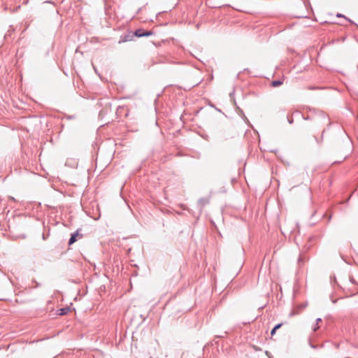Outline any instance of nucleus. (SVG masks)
<instances>
[{
    "label": "nucleus",
    "mask_w": 358,
    "mask_h": 358,
    "mask_svg": "<svg viewBox=\"0 0 358 358\" xmlns=\"http://www.w3.org/2000/svg\"><path fill=\"white\" fill-rule=\"evenodd\" d=\"M304 120H312L317 124H324L325 122L328 120V116L324 112H320L318 115H315L313 117H310V116L304 117L303 116Z\"/></svg>",
    "instance_id": "nucleus-1"
},
{
    "label": "nucleus",
    "mask_w": 358,
    "mask_h": 358,
    "mask_svg": "<svg viewBox=\"0 0 358 358\" xmlns=\"http://www.w3.org/2000/svg\"><path fill=\"white\" fill-rule=\"evenodd\" d=\"M308 259V257L303 253V251H301L297 260L299 266L301 267Z\"/></svg>",
    "instance_id": "nucleus-2"
},
{
    "label": "nucleus",
    "mask_w": 358,
    "mask_h": 358,
    "mask_svg": "<svg viewBox=\"0 0 358 358\" xmlns=\"http://www.w3.org/2000/svg\"><path fill=\"white\" fill-rule=\"evenodd\" d=\"M209 203V200L206 198H201L199 199L197 202V206L200 210V212L202 211L203 208L206 205H207Z\"/></svg>",
    "instance_id": "nucleus-3"
},
{
    "label": "nucleus",
    "mask_w": 358,
    "mask_h": 358,
    "mask_svg": "<svg viewBox=\"0 0 358 358\" xmlns=\"http://www.w3.org/2000/svg\"><path fill=\"white\" fill-rule=\"evenodd\" d=\"M134 36V35H133V31H130L127 34L121 36L120 43L130 41L133 39Z\"/></svg>",
    "instance_id": "nucleus-4"
},
{
    "label": "nucleus",
    "mask_w": 358,
    "mask_h": 358,
    "mask_svg": "<svg viewBox=\"0 0 358 358\" xmlns=\"http://www.w3.org/2000/svg\"><path fill=\"white\" fill-rule=\"evenodd\" d=\"M78 231H79V230L78 229L77 231H76L75 232L71 234V237H70V238L69 240V245L73 244L77 241V237L79 235V232Z\"/></svg>",
    "instance_id": "nucleus-5"
},
{
    "label": "nucleus",
    "mask_w": 358,
    "mask_h": 358,
    "mask_svg": "<svg viewBox=\"0 0 358 358\" xmlns=\"http://www.w3.org/2000/svg\"><path fill=\"white\" fill-rule=\"evenodd\" d=\"M69 311H70V308L68 306L61 308L57 310V315H61V316L65 315L68 314Z\"/></svg>",
    "instance_id": "nucleus-6"
},
{
    "label": "nucleus",
    "mask_w": 358,
    "mask_h": 358,
    "mask_svg": "<svg viewBox=\"0 0 358 358\" xmlns=\"http://www.w3.org/2000/svg\"><path fill=\"white\" fill-rule=\"evenodd\" d=\"M143 33H144L143 29H138L135 30L134 31H133V35H134V36H136V37H143V34H144Z\"/></svg>",
    "instance_id": "nucleus-7"
},
{
    "label": "nucleus",
    "mask_w": 358,
    "mask_h": 358,
    "mask_svg": "<svg viewBox=\"0 0 358 358\" xmlns=\"http://www.w3.org/2000/svg\"><path fill=\"white\" fill-rule=\"evenodd\" d=\"M282 85V81L281 80H274L271 83V86L273 87H277Z\"/></svg>",
    "instance_id": "nucleus-8"
},
{
    "label": "nucleus",
    "mask_w": 358,
    "mask_h": 358,
    "mask_svg": "<svg viewBox=\"0 0 358 358\" xmlns=\"http://www.w3.org/2000/svg\"><path fill=\"white\" fill-rule=\"evenodd\" d=\"M282 325V323H278L274 326V327L271 331V335L274 336L276 331L279 329Z\"/></svg>",
    "instance_id": "nucleus-9"
},
{
    "label": "nucleus",
    "mask_w": 358,
    "mask_h": 358,
    "mask_svg": "<svg viewBox=\"0 0 358 358\" xmlns=\"http://www.w3.org/2000/svg\"><path fill=\"white\" fill-rule=\"evenodd\" d=\"M321 321H322L321 318L316 319V323L313 327V331H316L317 329H319V328H320L319 322H320Z\"/></svg>",
    "instance_id": "nucleus-10"
},
{
    "label": "nucleus",
    "mask_w": 358,
    "mask_h": 358,
    "mask_svg": "<svg viewBox=\"0 0 358 358\" xmlns=\"http://www.w3.org/2000/svg\"><path fill=\"white\" fill-rule=\"evenodd\" d=\"M336 17H344L345 20H347L348 21H349L350 23L352 24H355L357 27H358V25L357 24H355L353 21H352L351 20H350L349 18L346 17L344 15L341 14V13H337L336 14Z\"/></svg>",
    "instance_id": "nucleus-11"
},
{
    "label": "nucleus",
    "mask_w": 358,
    "mask_h": 358,
    "mask_svg": "<svg viewBox=\"0 0 358 358\" xmlns=\"http://www.w3.org/2000/svg\"><path fill=\"white\" fill-rule=\"evenodd\" d=\"M310 247H311L310 243H306V244L303 246V249H302V250H301V251H303V253H306V252L309 250V248H310Z\"/></svg>",
    "instance_id": "nucleus-12"
},
{
    "label": "nucleus",
    "mask_w": 358,
    "mask_h": 358,
    "mask_svg": "<svg viewBox=\"0 0 358 358\" xmlns=\"http://www.w3.org/2000/svg\"><path fill=\"white\" fill-rule=\"evenodd\" d=\"M143 36H150L153 34V32L152 31H146L144 29Z\"/></svg>",
    "instance_id": "nucleus-13"
},
{
    "label": "nucleus",
    "mask_w": 358,
    "mask_h": 358,
    "mask_svg": "<svg viewBox=\"0 0 358 358\" xmlns=\"http://www.w3.org/2000/svg\"><path fill=\"white\" fill-rule=\"evenodd\" d=\"M265 355L268 357V358H272V355L270 352H268V350H266L265 351Z\"/></svg>",
    "instance_id": "nucleus-14"
},
{
    "label": "nucleus",
    "mask_w": 358,
    "mask_h": 358,
    "mask_svg": "<svg viewBox=\"0 0 358 358\" xmlns=\"http://www.w3.org/2000/svg\"><path fill=\"white\" fill-rule=\"evenodd\" d=\"M287 120L289 124H292L294 122V120L292 117H287Z\"/></svg>",
    "instance_id": "nucleus-15"
},
{
    "label": "nucleus",
    "mask_w": 358,
    "mask_h": 358,
    "mask_svg": "<svg viewBox=\"0 0 358 358\" xmlns=\"http://www.w3.org/2000/svg\"><path fill=\"white\" fill-rule=\"evenodd\" d=\"M310 346L312 348H313V349H316V348H317V346H316V345H313V344H312V343H310Z\"/></svg>",
    "instance_id": "nucleus-16"
},
{
    "label": "nucleus",
    "mask_w": 358,
    "mask_h": 358,
    "mask_svg": "<svg viewBox=\"0 0 358 358\" xmlns=\"http://www.w3.org/2000/svg\"><path fill=\"white\" fill-rule=\"evenodd\" d=\"M350 281H351L352 283H355V280H354V278H350Z\"/></svg>",
    "instance_id": "nucleus-17"
},
{
    "label": "nucleus",
    "mask_w": 358,
    "mask_h": 358,
    "mask_svg": "<svg viewBox=\"0 0 358 358\" xmlns=\"http://www.w3.org/2000/svg\"><path fill=\"white\" fill-rule=\"evenodd\" d=\"M208 6H209V7H211V8H217V6H214V5H210V4H209V5H208Z\"/></svg>",
    "instance_id": "nucleus-18"
},
{
    "label": "nucleus",
    "mask_w": 358,
    "mask_h": 358,
    "mask_svg": "<svg viewBox=\"0 0 358 358\" xmlns=\"http://www.w3.org/2000/svg\"><path fill=\"white\" fill-rule=\"evenodd\" d=\"M41 286V284L38 283V282H36V287H40Z\"/></svg>",
    "instance_id": "nucleus-19"
},
{
    "label": "nucleus",
    "mask_w": 358,
    "mask_h": 358,
    "mask_svg": "<svg viewBox=\"0 0 358 358\" xmlns=\"http://www.w3.org/2000/svg\"><path fill=\"white\" fill-rule=\"evenodd\" d=\"M314 138H315V139L316 142H317V143H320V142H319V141H318L317 138L316 136H314Z\"/></svg>",
    "instance_id": "nucleus-20"
},
{
    "label": "nucleus",
    "mask_w": 358,
    "mask_h": 358,
    "mask_svg": "<svg viewBox=\"0 0 358 358\" xmlns=\"http://www.w3.org/2000/svg\"><path fill=\"white\" fill-rule=\"evenodd\" d=\"M324 131H325V130L324 129V130L322 131V138H323V134H324Z\"/></svg>",
    "instance_id": "nucleus-21"
},
{
    "label": "nucleus",
    "mask_w": 358,
    "mask_h": 358,
    "mask_svg": "<svg viewBox=\"0 0 358 358\" xmlns=\"http://www.w3.org/2000/svg\"><path fill=\"white\" fill-rule=\"evenodd\" d=\"M337 300H338V299L332 300V302H333L334 303H335L337 301Z\"/></svg>",
    "instance_id": "nucleus-22"
},
{
    "label": "nucleus",
    "mask_w": 358,
    "mask_h": 358,
    "mask_svg": "<svg viewBox=\"0 0 358 358\" xmlns=\"http://www.w3.org/2000/svg\"><path fill=\"white\" fill-rule=\"evenodd\" d=\"M329 119L328 118V120L327 121V122H328V124L329 125L330 122H329ZM324 123H326V122Z\"/></svg>",
    "instance_id": "nucleus-23"
},
{
    "label": "nucleus",
    "mask_w": 358,
    "mask_h": 358,
    "mask_svg": "<svg viewBox=\"0 0 358 358\" xmlns=\"http://www.w3.org/2000/svg\"><path fill=\"white\" fill-rule=\"evenodd\" d=\"M141 10V8H140L139 9H138V13L140 12V10Z\"/></svg>",
    "instance_id": "nucleus-24"
},
{
    "label": "nucleus",
    "mask_w": 358,
    "mask_h": 358,
    "mask_svg": "<svg viewBox=\"0 0 358 358\" xmlns=\"http://www.w3.org/2000/svg\"><path fill=\"white\" fill-rule=\"evenodd\" d=\"M232 95H234V93H230V96H231Z\"/></svg>",
    "instance_id": "nucleus-25"
},
{
    "label": "nucleus",
    "mask_w": 358,
    "mask_h": 358,
    "mask_svg": "<svg viewBox=\"0 0 358 358\" xmlns=\"http://www.w3.org/2000/svg\"><path fill=\"white\" fill-rule=\"evenodd\" d=\"M273 358V357H272Z\"/></svg>",
    "instance_id": "nucleus-26"
}]
</instances>
